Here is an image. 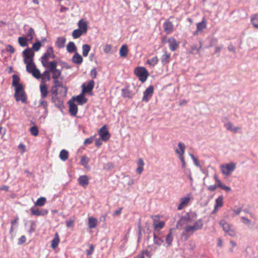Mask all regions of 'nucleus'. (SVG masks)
I'll return each mask as SVG.
<instances>
[{
  "mask_svg": "<svg viewBox=\"0 0 258 258\" xmlns=\"http://www.w3.org/2000/svg\"><path fill=\"white\" fill-rule=\"evenodd\" d=\"M14 97L17 101H21L25 103L27 102V96L23 86L15 88Z\"/></svg>",
  "mask_w": 258,
  "mask_h": 258,
  "instance_id": "obj_1",
  "label": "nucleus"
},
{
  "mask_svg": "<svg viewBox=\"0 0 258 258\" xmlns=\"http://www.w3.org/2000/svg\"><path fill=\"white\" fill-rule=\"evenodd\" d=\"M134 73L142 82H145L149 75L147 69L143 67L136 68L134 70Z\"/></svg>",
  "mask_w": 258,
  "mask_h": 258,
  "instance_id": "obj_2",
  "label": "nucleus"
},
{
  "mask_svg": "<svg viewBox=\"0 0 258 258\" xmlns=\"http://www.w3.org/2000/svg\"><path fill=\"white\" fill-rule=\"evenodd\" d=\"M235 168L236 164L232 162L222 164L220 166L222 173L226 176H229L233 172Z\"/></svg>",
  "mask_w": 258,
  "mask_h": 258,
  "instance_id": "obj_3",
  "label": "nucleus"
},
{
  "mask_svg": "<svg viewBox=\"0 0 258 258\" xmlns=\"http://www.w3.org/2000/svg\"><path fill=\"white\" fill-rule=\"evenodd\" d=\"M57 62L53 60L49 62V72L52 74V78L54 79H58L61 74V71L56 69Z\"/></svg>",
  "mask_w": 258,
  "mask_h": 258,
  "instance_id": "obj_4",
  "label": "nucleus"
},
{
  "mask_svg": "<svg viewBox=\"0 0 258 258\" xmlns=\"http://www.w3.org/2000/svg\"><path fill=\"white\" fill-rule=\"evenodd\" d=\"M50 57L52 58L55 57L53 49L51 47L48 48L47 51L41 57V62L44 67H46L48 64L49 65V62L48 61Z\"/></svg>",
  "mask_w": 258,
  "mask_h": 258,
  "instance_id": "obj_5",
  "label": "nucleus"
},
{
  "mask_svg": "<svg viewBox=\"0 0 258 258\" xmlns=\"http://www.w3.org/2000/svg\"><path fill=\"white\" fill-rule=\"evenodd\" d=\"M178 147L179 150L176 149L175 152L176 154L178 155V157L181 161L182 167L184 168L186 166V163L184 159L183 155L185 153V146L183 143L179 142L178 144Z\"/></svg>",
  "mask_w": 258,
  "mask_h": 258,
  "instance_id": "obj_6",
  "label": "nucleus"
},
{
  "mask_svg": "<svg viewBox=\"0 0 258 258\" xmlns=\"http://www.w3.org/2000/svg\"><path fill=\"white\" fill-rule=\"evenodd\" d=\"M24 63L33 61L34 52L30 48H27L23 51Z\"/></svg>",
  "mask_w": 258,
  "mask_h": 258,
  "instance_id": "obj_7",
  "label": "nucleus"
},
{
  "mask_svg": "<svg viewBox=\"0 0 258 258\" xmlns=\"http://www.w3.org/2000/svg\"><path fill=\"white\" fill-rule=\"evenodd\" d=\"M196 231L192 225H187L182 232V238L186 240Z\"/></svg>",
  "mask_w": 258,
  "mask_h": 258,
  "instance_id": "obj_8",
  "label": "nucleus"
},
{
  "mask_svg": "<svg viewBox=\"0 0 258 258\" xmlns=\"http://www.w3.org/2000/svg\"><path fill=\"white\" fill-rule=\"evenodd\" d=\"M98 134L101 139L104 142L108 141L110 137V134L106 125H103L100 128Z\"/></svg>",
  "mask_w": 258,
  "mask_h": 258,
  "instance_id": "obj_9",
  "label": "nucleus"
},
{
  "mask_svg": "<svg viewBox=\"0 0 258 258\" xmlns=\"http://www.w3.org/2000/svg\"><path fill=\"white\" fill-rule=\"evenodd\" d=\"M154 92V88L152 86H150L148 87L143 93V97L142 101L148 102Z\"/></svg>",
  "mask_w": 258,
  "mask_h": 258,
  "instance_id": "obj_10",
  "label": "nucleus"
},
{
  "mask_svg": "<svg viewBox=\"0 0 258 258\" xmlns=\"http://www.w3.org/2000/svg\"><path fill=\"white\" fill-rule=\"evenodd\" d=\"M74 98L73 97L72 99L69 101V104L70 106L69 111L70 114L73 116H76L78 112V107L74 103Z\"/></svg>",
  "mask_w": 258,
  "mask_h": 258,
  "instance_id": "obj_11",
  "label": "nucleus"
},
{
  "mask_svg": "<svg viewBox=\"0 0 258 258\" xmlns=\"http://www.w3.org/2000/svg\"><path fill=\"white\" fill-rule=\"evenodd\" d=\"M207 22L205 18L203 19L202 22L198 23L197 24V30L194 32V35H197L199 32H202L206 28Z\"/></svg>",
  "mask_w": 258,
  "mask_h": 258,
  "instance_id": "obj_12",
  "label": "nucleus"
},
{
  "mask_svg": "<svg viewBox=\"0 0 258 258\" xmlns=\"http://www.w3.org/2000/svg\"><path fill=\"white\" fill-rule=\"evenodd\" d=\"M173 236L172 235V229H170L168 234L165 236V243L163 244V246L166 247H170L172 245Z\"/></svg>",
  "mask_w": 258,
  "mask_h": 258,
  "instance_id": "obj_13",
  "label": "nucleus"
},
{
  "mask_svg": "<svg viewBox=\"0 0 258 258\" xmlns=\"http://www.w3.org/2000/svg\"><path fill=\"white\" fill-rule=\"evenodd\" d=\"M153 238H154V243L160 246L162 244L163 245L164 239L162 236L160 235L159 233H157L156 232H154L153 234Z\"/></svg>",
  "mask_w": 258,
  "mask_h": 258,
  "instance_id": "obj_14",
  "label": "nucleus"
},
{
  "mask_svg": "<svg viewBox=\"0 0 258 258\" xmlns=\"http://www.w3.org/2000/svg\"><path fill=\"white\" fill-rule=\"evenodd\" d=\"M190 200V195L182 198L180 199V203L178 207L177 210H181L184 208L189 204Z\"/></svg>",
  "mask_w": 258,
  "mask_h": 258,
  "instance_id": "obj_15",
  "label": "nucleus"
},
{
  "mask_svg": "<svg viewBox=\"0 0 258 258\" xmlns=\"http://www.w3.org/2000/svg\"><path fill=\"white\" fill-rule=\"evenodd\" d=\"M168 42L169 48L172 51H175L178 47L179 43L173 37L169 38Z\"/></svg>",
  "mask_w": 258,
  "mask_h": 258,
  "instance_id": "obj_16",
  "label": "nucleus"
},
{
  "mask_svg": "<svg viewBox=\"0 0 258 258\" xmlns=\"http://www.w3.org/2000/svg\"><path fill=\"white\" fill-rule=\"evenodd\" d=\"M94 86V82L93 80H90L87 84V86H85V84H83L82 86L83 89L82 92L83 93H89L91 92Z\"/></svg>",
  "mask_w": 258,
  "mask_h": 258,
  "instance_id": "obj_17",
  "label": "nucleus"
},
{
  "mask_svg": "<svg viewBox=\"0 0 258 258\" xmlns=\"http://www.w3.org/2000/svg\"><path fill=\"white\" fill-rule=\"evenodd\" d=\"M163 26L164 31L167 34L170 33L173 30V25L172 23L169 21H165Z\"/></svg>",
  "mask_w": 258,
  "mask_h": 258,
  "instance_id": "obj_18",
  "label": "nucleus"
},
{
  "mask_svg": "<svg viewBox=\"0 0 258 258\" xmlns=\"http://www.w3.org/2000/svg\"><path fill=\"white\" fill-rule=\"evenodd\" d=\"M89 178L87 175H81L80 176L78 179V182L84 187H86L89 184Z\"/></svg>",
  "mask_w": 258,
  "mask_h": 258,
  "instance_id": "obj_19",
  "label": "nucleus"
},
{
  "mask_svg": "<svg viewBox=\"0 0 258 258\" xmlns=\"http://www.w3.org/2000/svg\"><path fill=\"white\" fill-rule=\"evenodd\" d=\"M78 26L79 27V29H81V30L85 34L87 33L88 30V23L87 21H85L81 19L78 22Z\"/></svg>",
  "mask_w": 258,
  "mask_h": 258,
  "instance_id": "obj_20",
  "label": "nucleus"
},
{
  "mask_svg": "<svg viewBox=\"0 0 258 258\" xmlns=\"http://www.w3.org/2000/svg\"><path fill=\"white\" fill-rule=\"evenodd\" d=\"M40 91L41 98H45L47 96L48 91L47 86L45 84L41 83L40 85Z\"/></svg>",
  "mask_w": 258,
  "mask_h": 258,
  "instance_id": "obj_21",
  "label": "nucleus"
},
{
  "mask_svg": "<svg viewBox=\"0 0 258 258\" xmlns=\"http://www.w3.org/2000/svg\"><path fill=\"white\" fill-rule=\"evenodd\" d=\"M50 72H49V68L48 67V69L45 71L42 75H41V83L45 84V83L47 81H49L50 80Z\"/></svg>",
  "mask_w": 258,
  "mask_h": 258,
  "instance_id": "obj_22",
  "label": "nucleus"
},
{
  "mask_svg": "<svg viewBox=\"0 0 258 258\" xmlns=\"http://www.w3.org/2000/svg\"><path fill=\"white\" fill-rule=\"evenodd\" d=\"M225 127L227 130L233 132V133H237L240 130V128L239 127L235 126L233 124L230 122H228L225 124Z\"/></svg>",
  "mask_w": 258,
  "mask_h": 258,
  "instance_id": "obj_23",
  "label": "nucleus"
},
{
  "mask_svg": "<svg viewBox=\"0 0 258 258\" xmlns=\"http://www.w3.org/2000/svg\"><path fill=\"white\" fill-rule=\"evenodd\" d=\"M25 31L26 32L25 37L28 39L29 41H31L35 35L34 29L32 27H30L28 31H26V29L25 28Z\"/></svg>",
  "mask_w": 258,
  "mask_h": 258,
  "instance_id": "obj_24",
  "label": "nucleus"
},
{
  "mask_svg": "<svg viewBox=\"0 0 258 258\" xmlns=\"http://www.w3.org/2000/svg\"><path fill=\"white\" fill-rule=\"evenodd\" d=\"M58 79H54L53 83L54 84L53 86H56L57 87H61L62 88V91L63 92V95H65L68 91L67 88L63 86L62 82L59 81L57 80Z\"/></svg>",
  "mask_w": 258,
  "mask_h": 258,
  "instance_id": "obj_25",
  "label": "nucleus"
},
{
  "mask_svg": "<svg viewBox=\"0 0 258 258\" xmlns=\"http://www.w3.org/2000/svg\"><path fill=\"white\" fill-rule=\"evenodd\" d=\"M72 61L77 64H81L83 62V57L78 52H76L72 58Z\"/></svg>",
  "mask_w": 258,
  "mask_h": 258,
  "instance_id": "obj_26",
  "label": "nucleus"
},
{
  "mask_svg": "<svg viewBox=\"0 0 258 258\" xmlns=\"http://www.w3.org/2000/svg\"><path fill=\"white\" fill-rule=\"evenodd\" d=\"M164 54L161 57V61L163 65H165L170 62V54L168 53L166 50L164 51Z\"/></svg>",
  "mask_w": 258,
  "mask_h": 258,
  "instance_id": "obj_27",
  "label": "nucleus"
},
{
  "mask_svg": "<svg viewBox=\"0 0 258 258\" xmlns=\"http://www.w3.org/2000/svg\"><path fill=\"white\" fill-rule=\"evenodd\" d=\"M59 237L57 232L54 234V237L51 241V246L53 249L56 248L59 242Z\"/></svg>",
  "mask_w": 258,
  "mask_h": 258,
  "instance_id": "obj_28",
  "label": "nucleus"
},
{
  "mask_svg": "<svg viewBox=\"0 0 258 258\" xmlns=\"http://www.w3.org/2000/svg\"><path fill=\"white\" fill-rule=\"evenodd\" d=\"M13 82L12 85L15 87V88H18L19 87L22 86V85L20 84V77L17 75H13Z\"/></svg>",
  "mask_w": 258,
  "mask_h": 258,
  "instance_id": "obj_29",
  "label": "nucleus"
},
{
  "mask_svg": "<svg viewBox=\"0 0 258 258\" xmlns=\"http://www.w3.org/2000/svg\"><path fill=\"white\" fill-rule=\"evenodd\" d=\"M98 220L96 218L93 217L88 218V227L89 228L92 229L96 227Z\"/></svg>",
  "mask_w": 258,
  "mask_h": 258,
  "instance_id": "obj_30",
  "label": "nucleus"
},
{
  "mask_svg": "<svg viewBox=\"0 0 258 258\" xmlns=\"http://www.w3.org/2000/svg\"><path fill=\"white\" fill-rule=\"evenodd\" d=\"M180 223H182L183 224H187L188 223H190V221H189V216L188 215L187 213H184L182 214L180 220L177 222V225L179 224Z\"/></svg>",
  "mask_w": 258,
  "mask_h": 258,
  "instance_id": "obj_31",
  "label": "nucleus"
},
{
  "mask_svg": "<svg viewBox=\"0 0 258 258\" xmlns=\"http://www.w3.org/2000/svg\"><path fill=\"white\" fill-rule=\"evenodd\" d=\"M250 21L253 27L258 28V14H254L250 16Z\"/></svg>",
  "mask_w": 258,
  "mask_h": 258,
  "instance_id": "obj_32",
  "label": "nucleus"
},
{
  "mask_svg": "<svg viewBox=\"0 0 258 258\" xmlns=\"http://www.w3.org/2000/svg\"><path fill=\"white\" fill-rule=\"evenodd\" d=\"M66 41L65 38L63 37H58L55 42V45L58 48H63L64 46Z\"/></svg>",
  "mask_w": 258,
  "mask_h": 258,
  "instance_id": "obj_33",
  "label": "nucleus"
},
{
  "mask_svg": "<svg viewBox=\"0 0 258 258\" xmlns=\"http://www.w3.org/2000/svg\"><path fill=\"white\" fill-rule=\"evenodd\" d=\"M76 101L80 105H83L87 101V99L84 97L83 93L76 96Z\"/></svg>",
  "mask_w": 258,
  "mask_h": 258,
  "instance_id": "obj_34",
  "label": "nucleus"
},
{
  "mask_svg": "<svg viewBox=\"0 0 258 258\" xmlns=\"http://www.w3.org/2000/svg\"><path fill=\"white\" fill-rule=\"evenodd\" d=\"M18 41L19 45L22 47L27 46L28 45L29 40L26 37H19Z\"/></svg>",
  "mask_w": 258,
  "mask_h": 258,
  "instance_id": "obj_35",
  "label": "nucleus"
},
{
  "mask_svg": "<svg viewBox=\"0 0 258 258\" xmlns=\"http://www.w3.org/2000/svg\"><path fill=\"white\" fill-rule=\"evenodd\" d=\"M128 49L126 45H122L119 49V54L121 57H125L128 53Z\"/></svg>",
  "mask_w": 258,
  "mask_h": 258,
  "instance_id": "obj_36",
  "label": "nucleus"
},
{
  "mask_svg": "<svg viewBox=\"0 0 258 258\" xmlns=\"http://www.w3.org/2000/svg\"><path fill=\"white\" fill-rule=\"evenodd\" d=\"M59 157L62 161H65L68 159L69 152L66 150L63 149L60 151Z\"/></svg>",
  "mask_w": 258,
  "mask_h": 258,
  "instance_id": "obj_37",
  "label": "nucleus"
},
{
  "mask_svg": "<svg viewBox=\"0 0 258 258\" xmlns=\"http://www.w3.org/2000/svg\"><path fill=\"white\" fill-rule=\"evenodd\" d=\"M25 63L26 64V70L29 73H32L33 70H34L36 68L33 61Z\"/></svg>",
  "mask_w": 258,
  "mask_h": 258,
  "instance_id": "obj_38",
  "label": "nucleus"
},
{
  "mask_svg": "<svg viewBox=\"0 0 258 258\" xmlns=\"http://www.w3.org/2000/svg\"><path fill=\"white\" fill-rule=\"evenodd\" d=\"M52 101L54 103L55 105L57 107L62 106L63 102L58 99L57 95H54L52 97Z\"/></svg>",
  "mask_w": 258,
  "mask_h": 258,
  "instance_id": "obj_39",
  "label": "nucleus"
},
{
  "mask_svg": "<svg viewBox=\"0 0 258 258\" xmlns=\"http://www.w3.org/2000/svg\"><path fill=\"white\" fill-rule=\"evenodd\" d=\"M77 49L76 46L73 42H69L67 46V50L70 53L75 51Z\"/></svg>",
  "mask_w": 258,
  "mask_h": 258,
  "instance_id": "obj_40",
  "label": "nucleus"
},
{
  "mask_svg": "<svg viewBox=\"0 0 258 258\" xmlns=\"http://www.w3.org/2000/svg\"><path fill=\"white\" fill-rule=\"evenodd\" d=\"M219 224L225 232H227L230 228H231V226L228 223H226L224 220H221Z\"/></svg>",
  "mask_w": 258,
  "mask_h": 258,
  "instance_id": "obj_41",
  "label": "nucleus"
},
{
  "mask_svg": "<svg viewBox=\"0 0 258 258\" xmlns=\"http://www.w3.org/2000/svg\"><path fill=\"white\" fill-rule=\"evenodd\" d=\"M193 227L196 228L197 231L202 229L203 227V222L201 219H199L196 221L192 225Z\"/></svg>",
  "mask_w": 258,
  "mask_h": 258,
  "instance_id": "obj_42",
  "label": "nucleus"
},
{
  "mask_svg": "<svg viewBox=\"0 0 258 258\" xmlns=\"http://www.w3.org/2000/svg\"><path fill=\"white\" fill-rule=\"evenodd\" d=\"M85 33L83 32L81 30V29H76L74 30L72 32V36L74 38L77 39L79 38L81 35L83 34H85Z\"/></svg>",
  "mask_w": 258,
  "mask_h": 258,
  "instance_id": "obj_43",
  "label": "nucleus"
},
{
  "mask_svg": "<svg viewBox=\"0 0 258 258\" xmlns=\"http://www.w3.org/2000/svg\"><path fill=\"white\" fill-rule=\"evenodd\" d=\"M159 61V59L157 56H155L151 59H148L147 63L150 66L154 67L156 65Z\"/></svg>",
  "mask_w": 258,
  "mask_h": 258,
  "instance_id": "obj_44",
  "label": "nucleus"
},
{
  "mask_svg": "<svg viewBox=\"0 0 258 258\" xmlns=\"http://www.w3.org/2000/svg\"><path fill=\"white\" fill-rule=\"evenodd\" d=\"M165 225L164 221H159V222L154 223V226L155 228V232L159 233V229H162L164 227Z\"/></svg>",
  "mask_w": 258,
  "mask_h": 258,
  "instance_id": "obj_45",
  "label": "nucleus"
},
{
  "mask_svg": "<svg viewBox=\"0 0 258 258\" xmlns=\"http://www.w3.org/2000/svg\"><path fill=\"white\" fill-rule=\"evenodd\" d=\"M90 46L88 44H84L82 46V49H83V55L85 57H86L88 56V53L90 50Z\"/></svg>",
  "mask_w": 258,
  "mask_h": 258,
  "instance_id": "obj_46",
  "label": "nucleus"
},
{
  "mask_svg": "<svg viewBox=\"0 0 258 258\" xmlns=\"http://www.w3.org/2000/svg\"><path fill=\"white\" fill-rule=\"evenodd\" d=\"M31 215L37 216H44L48 213V211H31Z\"/></svg>",
  "mask_w": 258,
  "mask_h": 258,
  "instance_id": "obj_47",
  "label": "nucleus"
},
{
  "mask_svg": "<svg viewBox=\"0 0 258 258\" xmlns=\"http://www.w3.org/2000/svg\"><path fill=\"white\" fill-rule=\"evenodd\" d=\"M46 201V199L45 198L40 197L37 199L35 203V205L36 206L41 207L45 204Z\"/></svg>",
  "mask_w": 258,
  "mask_h": 258,
  "instance_id": "obj_48",
  "label": "nucleus"
},
{
  "mask_svg": "<svg viewBox=\"0 0 258 258\" xmlns=\"http://www.w3.org/2000/svg\"><path fill=\"white\" fill-rule=\"evenodd\" d=\"M223 205V197H219L216 200V203L214 206V210H216L217 208L222 207Z\"/></svg>",
  "mask_w": 258,
  "mask_h": 258,
  "instance_id": "obj_49",
  "label": "nucleus"
},
{
  "mask_svg": "<svg viewBox=\"0 0 258 258\" xmlns=\"http://www.w3.org/2000/svg\"><path fill=\"white\" fill-rule=\"evenodd\" d=\"M114 167L113 163L109 162L103 164V168L106 171H110Z\"/></svg>",
  "mask_w": 258,
  "mask_h": 258,
  "instance_id": "obj_50",
  "label": "nucleus"
},
{
  "mask_svg": "<svg viewBox=\"0 0 258 258\" xmlns=\"http://www.w3.org/2000/svg\"><path fill=\"white\" fill-rule=\"evenodd\" d=\"M30 132L31 133V134L33 136L36 137L38 135V133H39L38 129L37 126H36V125H34V126H32L30 128Z\"/></svg>",
  "mask_w": 258,
  "mask_h": 258,
  "instance_id": "obj_51",
  "label": "nucleus"
},
{
  "mask_svg": "<svg viewBox=\"0 0 258 258\" xmlns=\"http://www.w3.org/2000/svg\"><path fill=\"white\" fill-rule=\"evenodd\" d=\"M89 160V159L86 156L84 155L81 158L80 163L85 167L88 164Z\"/></svg>",
  "mask_w": 258,
  "mask_h": 258,
  "instance_id": "obj_52",
  "label": "nucleus"
},
{
  "mask_svg": "<svg viewBox=\"0 0 258 258\" xmlns=\"http://www.w3.org/2000/svg\"><path fill=\"white\" fill-rule=\"evenodd\" d=\"M122 96L124 98H131V92L128 89H122Z\"/></svg>",
  "mask_w": 258,
  "mask_h": 258,
  "instance_id": "obj_53",
  "label": "nucleus"
},
{
  "mask_svg": "<svg viewBox=\"0 0 258 258\" xmlns=\"http://www.w3.org/2000/svg\"><path fill=\"white\" fill-rule=\"evenodd\" d=\"M30 228L28 231L29 234H31L33 233L36 228V224L35 221H31L30 222Z\"/></svg>",
  "mask_w": 258,
  "mask_h": 258,
  "instance_id": "obj_54",
  "label": "nucleus"
},
{
  "mask_svg": "<svg viewBox=\"0 0 258 258\" xmlns=\"http://www.w3.org/2000/svg\"><path fill=\"white\" fill-rule=\"evenodd\" d=\"M44 98H41L39 101V107H41L43 109L46 110L48 106V103L47 101L44 100Z\"/></svg>",
  "mask_w": 258,
  "mask_h": 258,
  "instance_id": "obj_55",
  "label": "nucleus"
},
{
  "mask_svg": "<svg viewBox=\"0 0 258 258\" xmlns=\"http://www.w3.org/2000/svg\"><path fill=\"white\" fill-rule=\"evenodd\" d=\"M41 46V43L38 40H37V42L34 43L33 45L32 48L35 51H38Z\"/></svg>",
  "mask_w": 258,
  "mask_h": 258,
  "instance_id": "obj_56",
  "label": "nucleus"
},
{
  "mask_svg": "<svg viewBox=\"0 0 258 258\" xmlns=\"http://www.w3.org/2000/svg\"><path fill=\"white\" fill-rule=\"evenodd\" d=\"M31 74L34 78L36 79H39L41 77L40 72L39 70L37 68H36L34 70H33V72Z\"/></svg>",
  "mask_w": 258,
  "mask_h": 258,
  "instance_id": "obj_57",
  "label": "nucleus"
},
{
  "mask_svg": "<svg viewBox=\"0 0 258 258\" xmlns=\"http://www.w3.org/2000/svg\"><path fill=\"white\" fill-rule=\"evenodd\" d=\"M188 215L189 216V219L190 222H192L194 219L197 217V214L191 211L189 212H187Z\"/></svg>",
  "mask_w": 258,
  "mask_h": 258,
  "instance_id": "obj_58",
  "label": "nucleus"
},
{
  "mask_svg": "<svg viewBox=\"0 0 258 258\" xmlns=\"http://www.w3.org/2000/svg\"><path fill=\"white\" fill-rule=\"evenodd\" d=\"M94 136H92V137H91L90 138L85 139L84 142V145H87L92 144L94 141Z\"/></svg>",
  "mask_w": 258,
  "mask_h": 258,
  "instance_id": "obj_59",
  "label": "nucleus"
},
{
  "mask_svg": "<svg viewBox=\"0 0 258 258\" xmlns=\"http://www.w3.org/2000/svg\"><path fill=\"white\" fill-rule=\"evenodd\" d=\"M56 86H52L50 89V92L52 93L53 96L57 95L58 94V89Z\"/></svg>",
  "mask_w": 258,
  "mask_h": 258,
  "instance_id": "obj_60",
  "label": "nucleus"
},
{
  "mask_svg": "<svg viewBox=\"0 0 258 258\" xmlns=\"http://www.w3.org/2000/svg\"><path fill=\"white\" fill-rule=\"evenodd\" d=\"M74 220L72 218L70 219L69 220L66 221V226L68 228L72 227L74 226Z\"/></svg>",
  "mask_w": 258,
  "mask_h": 258,
  "instance_id": "obj_61",
  "label": "nucleus"
},
{
  "mask_svg": "<svg viewBox=\"0 0 258 258\" xmlns=\"http://www.w3.org/2000/svg\"><path fill=\"white\" fill-rule=\"evenodd\" d=\"M6 50L8 52L11 54H13L15 52V48L12 45L10 44L6 46Z\"/></svg>",
  "mask_w": 258,
  "mask_h": 258,
  "instance_id": "obj_62",
  "label": "nucleus"
},
{
  "mask_svg": "<svg viewBox=\"0 0 258 258\" xmlns=\"http://www.w3.org/2000/svg\"><path fill=\"white\" fill-rule=\"evenodd\" d=\"M26 240V238L24 235H22L18 239V244L19 245H22L23 243H25Z\"/></svg>",
  "mask_w": 258,
  "mask_h": 258,
  "instance_id": "obj_63",
  "label": "nucleus"
},
{
  "mask_svg": "<svg viewBox=\"0 0 258 258\" xmlns=\"http://www.w3.org/2000/svg\"><path fill=\"white\" fill-rule=\"evenodd\" d=\"M242 222L245 225H247L248 226L250 225L251 224V221L247 218L242 217H241Z\"/></svg>",
  "mask_w": 258,
  "mask_h": 258,
  "instance_id": "obj_64",
  "label": "nucleus"
}]
</instances>
